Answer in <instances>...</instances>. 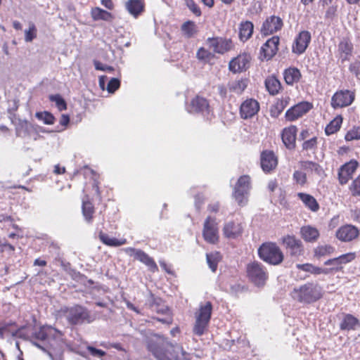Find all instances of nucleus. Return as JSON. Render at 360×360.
I'll list each match as a JSON object with an SVG mask.
<instances>
[{"instance_id":"nucleus-1","label":"nucleus","mask_w":360,"mask_h":360,"mask_svg":"<svg viewBox=\"0 0 360 360\" xmlns=\"http://www.w3.org/2000/svg\"><path fill=\"white\" fill-rule=\"evenodd\" d=\"M33 344L46 353L51 360H60L65 342L63 333L51 326H43L33 333Z\"/></svg>"},{"instance_id":"nucleus-2","label":"nucleus","mask_w":360,"mask_h":360,"mask_svg":"<svg viewBox=\"0 0 360 360\" xmlns=\"http://www.w3.org/2000/svg\"><path fill=\"white\" fill-rule=\"evenodd\" d=\"M292 299L302 304H311L320 300L323 296V289L317 283L308 282L295 288L291 292Z\"/></svg>"},{"instance_id":"nucleus-3","label":"nucleus","mask_w":360,"mask_h":360,"mask_svg":"<svg viewBox=\"0 0 360 360\" xmlns=\"http://www.w3.org/2000/svg\"><path fill=\"white\" fill-rule=\"evenodd\" d=\"M61 311L70 325L91 323L97 319L95 313H91L86 307L81 305L65 307L61 309Z\"/></svg>"},{"instance_id":"nucleus-4","label":"nucleus","mask_w":360,"mask_h":360,"mask_svg":"<svg viewBox=\"0 0 360 360\" xmlns=\"http://www.w3.org/2000/svg\"><path fill=\"white\" fill-rule=\"evenodd\" d=\"M212 311V304L210 302L200 304L198 310L195 314V323L193 332L198 336L204 334L208 327Z\"/></svg>"},{"instance_id":"nucleus-5","label":"nucleus","mask_w":360,"mask_h":360,"mask_svg":"<svg viewBox=\"0 0 360 360\" xmlns=\"http://www.w3.org/2000/svg\"><path fill=\"white\" fill-rule=\"evenodd\" d=\"M251 189V180L248 175L241 176L237 181L233 191V198L239 206H245L248 201Z\"/></svg>"},{"instance_id":"nucleus-6","label":"nucleus","mask_w":360,"mask_h":360,"mask_svg":"<svg viewBox=\"0 0 360 360\" xmlns=\"http://www.w3.org/2000/svg\"><path fill=\"white\" fill-rule=\"evenodd\" d=\"M259 257L264 262L277 265L283 260V254L278 246L275 243H264L258 250Z\"/></svg>"},{"instance_id":"nucleus-7","label":"nucleus","mask_w":360,"mask_h":360,"mask_svg":"<svg viewBox=\"0 0 360 360\" xmlns=\"http://www.w3.org/2000/svg\"><path fill=\"white\" fill-rule=\"evenodd\" d=\"M186 110L189 113L201 114L207 120H211L213 116V111L208 101L199 96H196L191 101L186 105Z\"/></svg>"},{"instance_id":"nucleus-8","label":"nucleus","mask_w":360,"mask_h":360,"mask_svg":"<svg viewBox=\"0 0 360 360\" xmlns=\"http://www.w3.org/2000/svg\"><path fill=\"white\" fill-rule=\"evenodd\" d=\"M247 274L249 279L257 286L264 285L268 274L263 265L257 262H254L247 266Z\"/></svg>"},{"instance_id":"nucleus-9","label":"nucleus","mask_w":360,"mask_h":360,"mask_svg":"<svg viewBox=\"0 0 360 360\" xmlns=\"http://www.w3.org/2000/svg\"><path fill=\"white\" fill-rule=\"evenodd\" d=\"M202 236L205 240L211 244H215L219 240V231L216 219L207 217L204 221Z\"/></svg>"},{"instance_id":"nucleus-10","label":"nucleus","mask_w":360,"mask_h":360,"mask_svg":"<svg viewBox=\"0 0 360 360\" xmlns=\"http://www.w3.org/2000/svg\"><path fill=\"white\" fill-rule=\"evenodd\" d=\"M282 241L291 257L297 258L304 255V250L302 241L294 236L288 235Z\"/></svg>"},{"instance_id":"nucleus-11","label":"nucleus","mask_w":360,"mask_h":360,"mask_svg":"<svg viewBox=\"0 0 360 360\" xmlns=\"http://www.w3.org/2000/svg\"><path fill=\"white\" fill-rule=\"evenodd\" d=\"M355 94L349 90L337 91L331 98V106L333 108H344L350 105L354 101Z\"/></svg>"},{"instance_id":"nucleus-12","label":"nucleus","mask_w":360,"mask_h":360,"mask_svg":"<svg viewBox=\"0 0 360 360\" xmlns=\"http://www.w3.org/2000/svg\"><path fill=\"white\" fill-rule=\"evenodd\" d=\"M123 251L129 256L134 257V259L146 265L152 271L158 270V266L153 259L141 250L134 248H126L123 249Z\"/></svg>"},{"instance_id":"nucleus-13","label":"nucleus","mask_w":360,"mask_h":360,"mask_svg":"<svg viewBox=\"0 0 360 360\" xmlns=\"http://www.w3.org/2000/svg\"><path fill=\"white\" fill-rule=\"evenodd\" d=\"M207 44L214 53L219 54H224L233 46L231 39L223 37H210L207 39Z\"/></svg>"},{"instance_id":"nucleus-14","label":"nucleus","mask_w":360,"mask_h":360,"mask_svg":"<svg viewBox=\"0 0 360 360\" xmlns=\"http://www.w3.org/2000/svg\"><path fill=\"white\" fill-rule=\"evenodd\" d=\"M311 34L309 32L304 30L300 32L295 38L292 45V53L300 55L302 54L308 47L311 41Z\"/></svg>"},{"instance_id":"nucleus-15","label":"nucleus","mask_w":360,"mask_h":360,"mask_svg":"<svg viewBox=\"0 0 360 360\" xmlns=\"http://www.w3.org/2000/svg\"><path fill=\"white\" fill-rule=\"evenodd\" d=\"M279 41V37L278 36H274L263 44L260 50L262 59L266 60H270L276 54Z\"/></svg>"},{"instance_id":"nucleus-16","label":"nucleus","mask_w":360,"mask_h":360,"mask_svg":"<svg viewBox=\"0 0 360 360\" xmlns=\"http://www.w3.org/2000/svg\"><path fill=\"white\" fill-rule=\"evenodd\" d=\"M259 110V104L255 99L248 98L242 103L240 108V114L243 119L252 118Z\"/></svg>"},{"instance_id":"nucleus-17","label":"nucleus","mask_w":360,"mask_h":360,"mask_svg":"<svg viewBox=\"0 0 360 360\" xmlns=\"http://www.w3.org/2000/svg\"><path fill=\"white\" fill-rule=\"evenodd\" d=\"M357 167L358 162L356 160H351L340 168L338 171V180L341 185L346 184L352 178Z\"/></svg>"},{"instance_id":"nucleus-18","label":"nucleus","mask_w":360,"mask_h":360,"mask_svg":"<svg viewBox=\"0 0 360 360\" xmlns=\"http://www.w3.org/2000/svg\"><path fill=\"white\" fill-rule=\"evenodd\" d=\"M311 107L308 102H301L288 109L285 117L288 121H294L309 112Z\"/></svg>"},{"instance_id":"nucleus-19","label":"nucleus","mask_w":360,"mask_h":360,"mask_svg":"<svg viewBox=\"0 0 360 360\" xmlns=\"http://www.w3.org/2000/svg\"><path fill=\"white\" fill-rule=\"evenodd\" d=\"M283 25V20L280 17L271 15L264 22L261 32L264 35H268L280 30Z\"/></svg>"},{"instance_id":"nucleus-20","label":"nucleus","mask_w":360,"mask_h":360,"mask_svg":"<svg viewBox=\"0 0 360 360\" xmlns=\"http://www.w3.org/2000/svg\"><path fill=\"white\" fill-rule=\"evenodd\" d=\"M359 229L352 225L341 226L336 232V237L341 241L349 242L358 237Z\"/></svg>"},{"instance_id":"nucleus-21","label":"nucleus","mask_w":360,"mask_h":360,"mask_svg":"<svg viewBox=\"0 0 360 360\" xmlns=\"http://www.w3.org/2000/svg\"><path fill=\"white\" fill-rule=\"evenodd\" d=\"M243 230V228L240 222L229 221L224 224L223 233L226 238L235 239L242 234Z\"/></svg>"},{"instance_id":"nucleus-22","label":"nucleus","mask_w":360,"mask_h":360,"mask_svg":"<svg viewBox=\"0 0 360 360\" xmlns=\"http://www.w3.org/2000/svg\"><path fill=\"white\" fill-rule=\"evenodd\" d=\"M250 56L248 54H242L232 59L229 65V70L233 72L245 70L249 65Z\"/></svg>"},{"instance_id":"nucleus-23","label":"nucleus","mask_w":360,"mask_h":360,"mask_svg":"<svg viewBox=\"0 0 360 360\" xmlns=\"http://www.w3.org/2000/svg\"><path fill=\"white\" fill-rule=\"evenodd\" d=\"M278 161L274 153L270 150H265L261 154V167L265 172H269L277 166Z\"/></svg>"},{"instance_id":"nucleus-24","label":"nucleus","mask_w":360,"mask_h":360,"mask_svg":"<svg viewBox=\"0 0 360 360\" xmlns=\"http://www.w3.org/2000/svg\"><path fill=\"white\" fill-rule=\"evenodd\" d=\"M297 128L295 126H290L285 128L281 134L282 141L286 148L293 149L295 146Z\"/></svg>"},{"instance_id":"nucleus-25","label":"nucleus","mask_w":360,"mask_h":360,"mask_svg":"<svg viewBox=\"0 0 360 360\" xmlns=\"http://www.w3.org/2000/svg\"><path fill=\"white\" fill-rule=\"evenodd\" d=\"M353 51V44L347 39H342L338 44V52L342 62L349 60Z\"/></svg>"},{"instance_id":"nucleus-26","label":"nucleus","mask_w":360,"mask_h":360,"mask_svg":"<svg viewBox=\"0 0 360 360\" xmlns=\"http://www.w3.org/2000/svg\"><path fill=\"white\" fill-rule=\"evenodd\" d=\"M15 125L16 135L22 138L30 136L35 130L34 127L26 120H18Z\"/></svg>"},{"instance_id":"nucleus-27","label":"nucleus","mask_w":360,"mask_h":360,"mask_svg":"<svg viewBox=\"0 0 360 360\" xmlns=\"http://www.w3.org/2000/svg\"><path fill=\"white\" fill-rule=\"evenodd\" d=\"M302 238L307 242L312 243L316 241L319 236V231L311 226H304L300 229Z\"/></svg>"},{"instance_id":"nucleus-28","label":"nucleus","mask_w":360,"mask_h":360,"mask_svg":"<svg viewBox=\"0 0 360 360\" xmlns=\"http://www.w3.org/2000/svg\"><path fill=\"white\" fill-rule=\"evenodd\" d=\"M298 198L304 203L305 207L312 212H316L319 209L316 200L311 195L304 193H298Z\"/></svg>"},{"instance_id":"nucleus-29","label":"nucleus","mask_w":360,"mask_h":360,"mask_svg":"<svg viewBox=\"0 0 360 360\" xmlns=\"http://www.w3.org/2000/svg\"><path fill=\"white\" fill-rule=\"evenodd\" d=\"M148 302L152 310L158 313L167 314L169 311L168 307L162 303V300L159 297H155L151 293Z\"/></svg>"},{"instance_id":"nucleus-30","label":"nucleus","mask_w":360,"mask_h":360,"mask_svg":"<svg viewBox=\"0 0 360 360\" xmlns=\"http://www.w3.org/2000/svg\"><path fill=\"white\" fill-rule=\"evenodd\" d=\"M254 25L250 21L242 22L239 26V38L242 41L249 39L253 32Z\"/></svg>"},{"instance_id":"nucleus-31","label":"nucleus","mask_w":360,"mask_h":360,"mask_svg":"<svg viewBox=\"0 0 360 360\" xmlns=\"http://www.w3.org/2000/svg\"><path fill=\"white\" fill-rule=\"evenodd\" d=\"M82 214L84 220L88 224H91L93 221V215L95 210L94 205L88 199H83L82 206Z\"/></svg>"},{"instance_id":"nucleus-32","label":"nucleus","mask_w":360,"mask_h":360,"mask_svg":"<svg viewBox=\"0 0 360 360\" xmlns=\"http://www.w3.org/2000/svg\"><path fill=\"white\" fill-rule=\"evenodd\" d=\"M283 77L287 84L292 85L300 80L301 73L296 68H289L284 71Z\"/></svg>"},{"instance_id":"nucleus-33","label":"nucleus","mask_w":360,"mask_h":360,"mask_svg":"<svg viewBox=\"0 0 360 360\" xmlns=\"http://www.w3.org/2000/svg\"><path fill=\"white\" fill-rule=\"evenodd\" d=\"M359 324V321L356 318L351 314H346L340 324V328L342 330H355Z\"/></svg>"},{"instance_id":"nucleus-34","label":"nucleus","mask_w":360,"mask_h":360,"mask_svg":"<svg viewBox=\"0 0 360 360\" xmlns=\"http://www.w3.org/2000/svg\"><path fill=\"white\" fill-rule=\"evenodd\" d=\"M265 86L271 95H276L281 89L280 81L274 76L269 77L265 80Z\"/></svg>"},{"instance_id":"nucleus-35","label":"nucleus","mask_w":360,"mask_h":360,"mask_svg":"<svg viewBox=\"0 0 360 360\" xmlns=\"http://www.w3.org/2000/svg\"><path fill=\"white\" fill-rule=\"evenodd\" d=\"M126 7L130 14L136 17L143 11V4L141 0H129Z\"/></svg>"},{"instance_id":"nucleus-36","label":"nucleus","mask_w":360,"mask_h":360,"mask_svg":"<svg viewBox=\"0 0 360 360\" xmlns=\"http://www.w3.org/2000/svg\"><path fill=\"white\" fill-rule=\"evenodd\" d=\"M91 15L94 20L110 21L112 19V14L99 7L93 8L91 11Z\"/></svg>"},{"instance_id":"nucleus-37","label":"nucleus","mask_w":360,"mask_h":360,"mask_svg":"<svg viewBox=\"0 0 360 360\" xmlns=\"http://www.w3.org/2000/svg\"><path fill=\"white\" fill-rule=\"evenodd\" d=\"M99 238L103 243L108 246L118 247L127 243V240L125 238L117 239L115 238L110 237L108 235L102 232L99 234Z\"/></svg>"},{"instance_id":"nucleus-38","label":"nucleus","mask_w":360,"mask_h":360,"mask_svg":"<svg viewBox=\"0 0 360 360\" xmlns=\"http://www.w3.org/2000/svg\"><path fill=\"white\" fill-rule=\"evenodd\" d=\"M228 87L231 92L240 94L247 87V81L243 79L233 80L229 83Z\"/></svg>"},{"instance_id":"nucleus-39","label":"nucleus","mask_w":360,"mask_h":360,"mask_svg":"<svg viewBox=\"0 0 360 360\" xmlns=\"http://www.w3.org/2000/svg\"><path fill=\"white\" fill-rule=\"evenodd\" d=\"M301 168L307 172H314L319 176L323 174V169L318 163L312 161H303L300 162Z\"/></svg>"},{"instance_id":"nucleus-40","label":"nucleus","mask_w":360,"mask_h":360,"mask_svg":"<svg viewBox=\"0 0 360 360\" xmlns=\"http://www.w3.org/2000/svg\"><path fill=\"white\" fill-rule=\"evenodd\" d=\"M342 123V117L340 115L336 116L326 126L325 132L327 135H331L337 132Z\"/></svg>"},{"instance_id":"nucleus-41","label":"nucleus","mask_w":360,"mask_h":360,"mask_svg":"<svg viewBox=\"0 0 360 360\" xmlns=\"http://www.w3.org/2000/svg\"><path fill=\"white\" fill-rule=\"evenodd\" d=\"M207 262L211 270L214 272L217 270L218 262L221 259L220 253L214 252L206 255Z\"/></svg>"},{"instance_id":"nucleus-42","label":"nucleus","mask_w":360,"mask_h":360,"mask_svg":"<svg viewBox=\"0 0 360 360\" xmlns=\"http://www.w3.org/2000/svg\"><path fill=\"white\" fill-rule=\"evenodd\" d=\"M292 180L296 185L302 187L307 182V174L301 170H295L292 174Z\"/></svg>"},{"instance_id":"nucleus-43","label":"nucleus","mask_w":360,"mask_h":360,"mask_svg":"<svg viewBox=\"0 0 360 360\" xmlns=\"http://www.w3.org/2000/svg\"><path fill=\"white\" fill-rule=\"evenodd\" d=\"M181 30L187 37L193 36L197 32V25L192 21H187L182 25Z\"/></svg>"},{"instance_id":"nucleus-44","label":"nucleus","mask_w":360,"mask_h":360,"mask_svg":"<svg viewBox=\"0 0 360 360\" xmlns=\"http://www.w3.org/2000/svg\"><path fill=\"white\" fill-rule=\"evenodd\" d=\"M296 267L300 270L304 271L305 272H309L311 274H320V267L314 266L313 264L309 263H306L303 264H297L296 265Z\"/></svg>"},{"instance_id":"nucleus-45","label":"nucleus","mask_w":360,"mask_h":360,"mask_svg":"<svg viewBox=\"0 0 360 360\" xmlns=\"http://www.w3.org/2000/svg\"><path fill=\"white\" fill-rule=\"evenodd\" d=\"M36 117L45 124H53L55 120L53 115L47 111L37 112Z\"/></svg>"},{"instance_id":"nucleus-46","label":"nucleus","mask_w":360,"mask_h":360,"mask_svg":"<svg viewBox=\"0 0 360 360\" xmlns=\"http://www.w3.org/2000/svg\"><path fill=\"white\" fill-rule=\"evenodd\" d=\"M334 248L331 245H324L318 246L315 250V254L317 256L322 257L331 255L334 252Z\"/></svg>"},{"instance_id":"nucleus-47","label":"nucleus","mask_w":360,"mask_h":360,"mask_svg":"<svg viewBox=\"0 0 360 360\" xmlns=\"http://www.w3.org/2000/svg\"><path fill=\"white\" fill-rule=\"evenodd\" d=\"M50 101L56 103V107L60 111L64 110L67 108L66 103L62 96L59 94L51 95Z\"/></svg>"},{"instance_id":"nucleus-48","label":"nucleus","mask_w":360,"mask_h":360,"mask_svg":"<svg viewBox=\"0 0 360 360\" xmlns=\"http://www.w3.org/2000/svg\"><path fill=\"white\" fill-rule=\"evenodd\" d=\"M345 139L347 141L360 140V127H354L345 134Z\"/></svg>"},{"instance_id":"nucleus-49","label":"nucleus","mask_w":360,"mask_h":360,"mask_svg":"<svg viewBox=\"0 0 360 360\" xmlns=\"http://www.w3.org/2000/svg\"><path fill=\"white\" fill-rule=\"evenodd\" d=\"M37 37V29L33 23L30 25L28 30L25 31V40L27 42H31L34 38Z\"/></svg>"},{"instance_id":"nucleus-50","label":"nucleus","mask_w":360,"mask_h":360,"mask_svg":"<svg viewBox=\"0 0 360 360\" xmlns=\"http://www.w3.org/2000/svg\"><path fill=\"white\" fill-rule=\"evenodd\" d=\"M120 86V81L117 78H111L106 86V90L110 94H113Z\"/></svg>"},{"instance_id":"nucleus-51","label":"nucleus","mask_w":360,"mask_h":360,"mask_svg":"<svg viewBox=\"0 0 360 360\" xmlns=\"http://www.w3.org/2000/svg\"><path fill=\"white\" fill-rule=\"evenodd\" d=\"M349 190L353 196H360V176L352 181Z\"/></svg>"},{"instance_id":"nucleus-52","label":"nucleus","mask_w":360,"mask_h":360,"mask_svg":"<svg viewBox=\"0 0 360 360\" xmlns=\"http://www.w3.org/2000/svg\"><path fill=\"white\" fill-rule=\"evenodd\" d=\"M356 254L354 252H349L347 254L342 255L337 258L339 263L342 266L343 264L349 263L355 259Z\"/></svg>"},{"instance_id":"nucleus-53","label":"nucleus","mask_w":360,"mask_h":360,"mask_svg":"<svg viewBox=\"0 0 360 360\" xmlns=\"http://www.w3.org/2000/svg\"><path fill=\"white\" fill-rule=\"evenodd\" d=\"M211 55V53L203 47L200 48L196 53L197 58L203 61L210 60Z\"/></svg>"},{"instance_id":"nucleus-54","label":"nucleus","mask_w":360,"mask_h":360,"mask_svg":"<svg viewBox=\"0 0 360 360\" xmlns=\"http://www.w3.org/2000/svg\"><path fill=\"white\" fill-rule=\"evenodd\" d=\"M324 264L326 266H331V268L334 272L339 271L342 269V266L339 263L336 257L328 259L324 262Z\"/></svg>"},{"instance_id":"nucleus-55","label":"nucleus","mask_w":360,"mask_h":360,"mask_svg":"<svg viewBox=\"0 0 360 360\" xmlns=\"http://www.w3.org/2000/svg\"><path fill=\"white\" fill-rule=\"evenodd\" d=\"M186 6L189 10L196 16H200L201 15V11L199 6L193 0H186Z\"/></svg>"},{"instance_id":"nucleus-56","label":"nucleus","mask_w":360,"mask_h":360,"mask_svg":"<svg viewBox=\"0 0 360 360\" xmlns=\"http://www.w3.org/2000/svg\"><path fill=\"white\" fill-rule=\"evenodd\" d=\"M317 144V138L313 137L309 140L304 141L302 144V148L305 150H309L315 148Z\"/></svg>"},{"instance_id":"nucleus-57","label":"nucleus","mask_w":360,"mask_h":360,"mask_svg":"<svg viewBox=\"0 0 360 360\" xmlns=\"http://www.w3.org/2000/svg\"><path fill=\"white\" fill-rule=\"evenodd\" d=\"M10 335H14V333L10 330V326L8 324L0 325V338L3 339Z\"/></svg>"},{"instance_id":"nucleus-58","label":"nucleus","mask_w":360,"mask_h":360,"mask_svg":"<svg viewBox=\"0 0 360 360\" xmlns=\"http://www.w3.org/2000/svg\"><path fill=\"white\" fill-rule=\"evenodd\" d=\"M337 6H329L326 11V18L330 20H333L337 16Z\"/></svg>"},{"instance_id":"nucleus-59","label":"nucleus","mask_w":360,"mask_h":360,"mask_svg":"<svg viewBox=\"0 0 360 360\" xmlns=\"http://www.w3.org/2000/svg\"><path fill=\"white\" fill-rule=\"evenodd\" d=\"M86 349L89 352L91 356L94 357H103L105 355V352L96 349L92 346L88 345Z\"/></svg>"},{"instance_id":"nucleus-60","label":"nucleus","mask_w":360,"mask_h":360,"mask_svg":"<svg viewBox=\"0 0 360 360\" xmlns=\"http://www.w3.org/2000/svg\"><path fill=\"white\" fill-rule=\"evenodd\" d=\"M94 66L95 68L98 70H103V71H107V72H112L114 70V68L111 66H108L106 65H103V63L95 61L94 62Z\"/></svg>"},{"instance_id":"nucleus-61","label":"nucleus","mask_w":360,"mask_h":360,"mask_svg":"<svg viewBox=\"0 0 360 360\" xmlns=\"http://www.w3.org/2000/svg\"><path fill=\"white\" fill-rule=\"evenodd\" d=\"M204 203V198L202 195L198 194L195 196V207L198 211H200Z\"/></svg>"},{"instance_id":"nucleus-62","label":"nucleus","mask_w":360,"mask_h":360,"mask_svg":"<svg viewBox=\"0 0 360 360\" xmlns=\"http://www.w3.org/2000/svg\"><path fill=\"white\" fill-rule=\"evenodd\" d=\"M285 107V105L283 103V101H281L280 102H278L275 106V108L278 110V112L276 114H275V112H274L273 110H271V113L273 114L274 113V116H278L281 112L282 110H283Z\"/></svg>"},{"instance_id":"nucleus-63","label":"nucleus","mask_w":360,"mask_h":360,"mask_svg":"<svg viewBox=\"0 0 360 360\" xmlns=\"http://www.w3.org/2000/svg\"><path fill=\"white\" fill-rule=\"evenodd\" d=\"M107 79H108V77L105 75H102V76L99 77L98 84H99L100 88L102 90H105L106 89L105 82H106Z\"/></svg>"},{"instance_id":"nucleus-64","label":"nucleus","mask_w":360,"mask_h":360,"mask_svg":"<svg viewBox=\"0 0 360 360\" xmlns=\"http://www.w3.org/2000/svg\"><path fill=\"white\" fill-rule=\"evenodd\" d=\"M352 219L354 221L360 222V210H352V214H351Z\"/></svg>"}]
</instances>
